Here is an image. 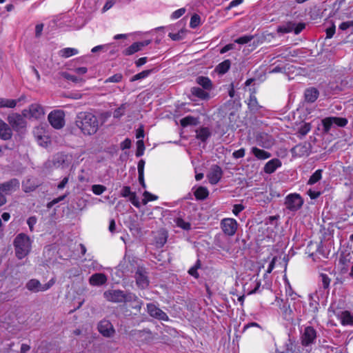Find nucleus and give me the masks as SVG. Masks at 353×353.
<instances>
[{
	"mask_svg": "<svg viewBox=\"0 0 353 353\" xmlns=\"http://www.w3.org/2000/svg\"><path fill=\"white\" fill-rule=\"evenodd\" d=\"M75 123L85 135L95 134L99 128V122L96 116L88 112H81L78 113Z\"/></svg>",
	"mask_w": 353,
	"mask_h": 353,
	"instance_id": "obj_1",
	"label": "nucleus"
},
{
	"mask_svg": "<svg viewBox=\"0 0 353 353\" xmlns=\"http://www.w3.org/2000/svg\"><path fill=\"white\" fill-rule=\"evenodd\" d=\"M32 241L24 233H20L14 240L15 254L18 259L25 258L31 251Z\"/></svg>",
	"mask_w": 353,
	"mask_h": 353,
	"instance_id": "obj_2",
	"label": "nucleus"
},
{
	"mask_svg": "<svg viewBox=\"0 0 353 353\" xmlns=\"http://www.w3.org/2000/svg\"><path fill=\"white\" fill-rule=\"evenodd\" d=\"M19 187V182L16 179L0 185V206L6 203V196L16 191Z\"/></svg>",
	"mask_w": 353,
	"mask_h": 353,
	"instance_id": "obj_3",
	"label": "nucleus"
},
{
	"mask_svg": "<svg viewBox=\"0 0 353 353\" xmlns=\"http://www.w3.org/2000/svg\"><path fill=\"white\" fill-rule=\"evenodd\" d=\"M71 161L72 156L64 153H57L51 160H48L46 163V166L50 168H63L65 165H68Z\"/></svg>",
	"mask_w": 353,
	"mask_h": 353,
	"instance_id": "obj_4",
	"label": "nucleus"
},
{
	"mask_svg": "<svg viewBox=\"0 0 353 353\" xmlns=\"http://www.w3.org/2000/svg\"><path fill=\"white\" fill-rule=\"evenodd\" d=\"M23 114L13 113L8 117V121L14 131L22 133L27 126Z\"/></svg>",
	"mask_w": 353,
	"mask_h": 353,
	"instance_id": "obj_5",
	"label": "nucleus"
},
{
	"mask_svg": "<svg viewBox=\"0 0 353 353\" xmlns=\"http://www.w3.org/2000/svg\"><path fill=\"white\" fill-rule=\"evenodd\" d=\"M48 119L55 129H61L65 125V112L62 110H54L50 112Z\"/></svg>",
	"mask_w": 353,
	"mask_h": 353,
	"instance_id": "obj_6",
	"label": "nucleus"
},
{
	"mask_svg": "<svg viewBox=\"0 0 353 353\" xmlns=\"http://www.w3.org/2000/svg\"><path fill=\"white\" fill-rule=\"evenodd\" d=\"M22 114L28 119H39L43 117L45 112L41 105L33 103L28 108L24 109L22 111Z\"/></svg>",
	"mask_w": 353,
	"mask_h": 353,
	"instance_id": "obj_7",
	"label": "nucleus"
},
{
	"mask_svg": "<svg viewBox=\"0 0 353 353\" xmlns=\"http://www.w3.org/2000/svg\"><path fill=\"white\" fill-rule=\"evenodd\" d=\"M347 124V119L343 117H330L322 120L323 131L329 132L332 127L335 125L339 127H345Z\"/></svg>",
	"mask_w": 353,
	"mask_h": 353,
	"instance_id": "obj_8",
	"label": "nucleus"
},
{
	"mask_svg": "<svg viewBox=\"0 0 353 353\" xmlns=\"http://www.w3.org/2000/svg\"><path fill=\"white\" fill-rule=\"evenodd\" d=\"M55 283L54 278L51 279L47 283L42 285L37 279H31L26 283L28 290L33 292H44L50 289Z\"/></svg>",
	"mask_w": 353,
	"mask_h": 353,
	"instance_id": "obj_9",
	"label": "nucleus"
},
{
	"mask_svg": "<svg viewBox=\"0 0 353 353\" xmlns=\"http://www.w3.org/2000/svg\"><path fill=\"white\" fill-rule=\"evenodd\" d=\"M220 225L223 232L229 236H234L238 228L237 221L232 218L222 219Z\"/></svg>",
	"mask_w": 353,
	"mask_h": 353,
	"instance_id": "obj_10",
	"label": "nucleus"
},
{
	"mask_svg": "<svg viewBox=\"0 0 353 353\" xmlns=\"http://www.w3.org/2000/svg\"><path fill=\"white\" fill-rule=\"evenodd\" d=\"M285 203L288 210L296 211L302 206L303 201L299 194L294 193L286 196Z\"/></svg>",
	"mask_w": 353,
	"mask_h": 353,
	"instance_id": "obj_11",
	"label": "nucleus"
},
{
	"mask_svg": "<svg viewBox=\"0 0 353 353\" xmlns=\"http://www.w3.org/2000/svg\"><path fill=\"white\" fill-rule=\"evenodd\" d=\"M316 338V330L310 327H306L301 336L302 344L305 346L312 344Z\"/></svg>",
	"mask_w": 353,
	"mask_h": 353,
	"instance_id": "obj_12",
	"label": "nucleus"
},
{
	"mask_svg": "<svg viewBox=\"0 0 353 353\" xmlns=\"http://www.w3.org/2000/svg\"><path fill=\"white\" fill-rule=\"evenodd\" d=\"M151 43L150 40H145L142 41L135 42L123 51V54L125 56L132 55L140 50L144 47L148 46Z\"/></svg>",
	"mask_w": 353,
	"mask_h": 353,
	"instance_id": "obj_13",
	"label": "nucleus"
},
{
	"mask_svg": "<svg viewBox=\"0 0 353 353\" xmlns=\"http://www.w3.org/2000/svg\"><path fill=\"white\" fill-rule=\"evenodd\" d=\"M147 309L148 314L152 317L163 321L168 319L167 314L153 303H148Z\"/></svg>",
	"mask_w": 353,
	"mask_h": 353,
	"instance_id": "obj_14",
	"label": "nucleus"
},
{
	"mask_svg": "<svg viewBox=\"0 0 353 353\" xmlns=\"http://www.w3.org/2000/svg\"><path fill=\"white\" fill-rule=\"evenodd\" d=\"M99 332L104 336L110 337L114 333V330L111 323L108 320H102L98 325Z\"/></svg>",
	"mask_w": 353,
	"mask_h": 353,
	"instance_id": "obj_15",
	"label": "nucleus"
},
{
	"mask_svg": "<svg viewBox=\"0 0 353 353\" xmlns=\"http://www.w3.org/2000/svg\"><path fill=\"white\" fill-rule=\"evenodd\" d=\"M256 142L259 146L268 149L274 145V140L266 133H260L256 137Z\"/></svg>",
	"mask_w": 353,
	"mask_h": 353,
	"instance_id": "obj_16",
	"label": "nucleus"
},
{
	"mask_svg": "<svg viewBox=\"0 0 353 353\" xmlns=\"http://www.w3.org/2000/svg\"><path fill=\"white\" fill-rule=\"evenodd\" d=\"M136 283L139 288L145 289L149 285L146 272L142 268H139L135 274Z\"/></svg>",
	"mask_w": 353,
	"mask_h": 353,
	"instance_id": "obj_17",
	"label": "nucleus"
},
{
	"mask_svg": "<svg viewBox=\"0 0 353 353\" xmlns=\"http://www.w3.org/2000/svg\"><path fill=\"white\" fill-rule=\"evenodd\" d=\"M104 297L109 301L119 303L125 299L124 292L121 290H109L104 292Z\"/></svg>",
	"mask_w": 353,
	"mask_h": 353,
	"instance_id": "obj_18",
	"label": "nucleus"
},
{
	"mask_svg": "<svg viewBox=\"0 0 353 353\" xmlns=\"http://www.w3.org/2000/svg\"><path fill=\"white\" fill-rule=\"evenodd\" d=\"M261 286V281L256 277L252 276L250 279V282L246 283L243 285V290L248 294L256 293Z\"/></svg>",
	"mask_w": 353,
	"mask_h": 353,
	"instance_id": "obj_19",
	"label": "nucleus"
},
{
	"mask_svg": "<svg viewBox=\"0 0 353 353\" xmlns=\"http://www.w3.org/2000/svg\"><path fill=\"white\" fill-rule=\"evenodd\" d=\"M310 150V144L309 143L305 142L303 143L296 145L292 148V152L295 156L302 157L309 155Z\"/></svg>",
	"mask_w": 353,
	"mask_h": 353,
	"instance_id": "obj_20",
	"label": "nucleus"
},
{
	"mask_svg": "<svg viewBox=\"0 0 353 353\" xmlns=\"http://www.w3.org/2000/svg\"><path fill=\"white\" fill-rule=\"evenodd\" d=\"M12 132L9 125L0 119V139L7 141L12 138Z\"/></svg>",
	"mask_w": 353,
	"mask_h": 353,
	"instance_id": "obj_21",
	"label": "nucleus"
},
{
	"mask_svg": "<svg viewBox=\"0 0 353 353\" xmlns=\"http://www.w3.org/2000/svg\"><path fill=\"white\" fill-rule=\"evenodd\" d=\"M90 283L94 286L101 285L106 283L107 277L104 274L96 273L92 275L89 279Z\"/></svg>",
	"mask_w": 353,
	"mask_h": 353,
	"instance_id": "obj_22",
	"label": "nucleus"
},
{
	"mask_svg": "<svg viewBox=\"0 0 353 353\" xmlns=\"http://www.w3.org/2000/svg\"><path fill=\"white\" fill-rule=\"evenodd\" d=\"M37 186V178H26L22 182V187L26 192L33 191Z\"/></svg>",
	"mask_w": 353,
	"mask_h": 353,
	"instance_id": "obj_23",
	"label": "nucleus"
},
{
	"mask_svg": "<svg viewBox=\"0 0 353 353\" xmlns=\"http://www.w3.org/2000/svg\"><path fill=\"white\" fill-rule=\"evenodd\" d=\"M281 166V162L278 159L269 161L264 167V171L267 174L273 173L278 168Z\"/></svg>",
	"mask_w": 353,
	"mask_h": 353,
	"instance_id": "obj_24",
	"label": "nucleus"
},
{
	"mask_svg": "<svg viewBox=\"0 0 353 353\" xmlns=\"http://www.w3.org/2000/svg\"><path fill=\"white\" fill-rule=\"evenodd\" d=\"M319 94V92L316 88H307L305 90L304 93L305 99L309 103H313L317 99Z\"/></svg>",
	"mask_w": 353,
	"mask_h": 353,
	"instance_id": "obj_25",
	"label": "nucleus"
},
{
	"mask_svg": "<svg viewBox=\"0 0 353 353\" xmlns=\"http://www.w3.org/2000/svg\"><path fill=\"white\" fill-rule=\"evenodd\" d=\"M251 152L259 160H265L271 157V154L256 147H252Z\"/></svg>",
	"mask_w": 353,
	"mask_h": 353,
	"instance_id": "obj_26",
	"label": "nucleus"
},
{
	"mask_svg": "<svg viewBox=\"0 0 353 353\" xmlns=\"http://www.w3.org/2000/svg\"><path fill=\"white\" fill-rule=\"evenodd\" d=\"M194 194L196 199L198 200H203L208 196L209 192L208 189L203 186H199L197 188L194 187Z\"/></svg>",
	"mask_w": 353,
	"mask_h": 353,
	"instance_id": "obj_27",
	"label": "nucleus"
},
{
	"mask_svg": "<svg viewBox=\"0 0 353 353\" xmlns=\"http://www.w3.org/2000/svg\"><path fill=\"white\" fill-rule=\"evenodd\" d=\"M341 323L343 325H353V315L348 311L342 312L340 314Z\"/></svg>",
	"mask_w": 353,
	"mask_h": 353,
	"instance_id": "obj_28",
	"label": "nucleus"
},
{
	"mask_svg": "<svg viewBox=\"0 0 353 353\" xmlns=\"http://www.w3.org/2000/svg\"><path fill=\"white\" fill-rule=\"evenodd\" d=\"M191 94L192 96L197 97L200 99H207L209 98V94L206 91L199 87H193L191 89Z\"/></svg>",
	"mask_w": 353,
	"mask_h": 353,
	"instance_id": "obj_29",
	"label": "nucleus"
},
{
	"mask_svg": "<svg viewBox=\"0 0 353 353\" xmlns=\"http://www.w3.org/2000/svg\"><path fill=\"white\" fill-rule=\"evenodd\" d=\"M196 138L202 141H205L211 135L210 130L207 127H203L196 131Z\"/></svg>",
	"mask_w": 353,
	"mask_h": 353,
	"instance_id": "obj_30",
	"label": "nucleus"
},
{
	"mask_svg": "<svg viewBox=\"0 0 353 353\" xmlns=\"http://www.w3.org/2000/svg\"><path fill=\"white\" fill-rule=\"evenodd\" d=\"M196 83L203 87L205 90H210L212 88V81L208 77H199L196 78Z\"/></svg>",
	"mask_w": 353,
	"mask_h": 353,
	"instance_id": "obj_31",
	"label": "nucleus"
},
{
	"mask_svg": "<svg viewBox=\"0 0 353 353\" xmlns=\"http://www.w3.org/2000/svg\"><path fill=\"white\" fill-rule=\"evenodd\" d=\"M79 53L77 49L74 48H65L59 51V55L63 58H69Z\"/></svg>",
	"mask_w": 353,
	"mask_h": 353,
	"instance_id": "obj_32",
	"label": "nucleus"
},
{
	"mask_svg": "<svg viewBox=\"0 0 353 353\" xmlns=\"http://www.w3.org/2000/svg\"><path fill=\"white\" fill-rule=\"evenodd\" d=\"M61 77H63L64 79H65L68 81H72L74 83H84L85 81L82 77H77L75 75L71 74L66 72H61Z\"/></svg>",
	"mask_w": 353,
	"mask_h": 353,
	"instance_id": "obj_33",
	"label": "nucleus"
},
{
	"mask_svg": "<svg viewBox=\"0 0 353 353\" xmlns=\"http://www.w3.org/2000/svg\"><path fill=\"white\" fill-rule=\"evenodd\" d=\"M198 123V119L192 116H187L181 120V125L183 127H186L188 125H196Z\"/></svg>",
	"mask_w": 353,
	"mask_h": 353,
	"instance_id": "obj_34",
	"label": "nucleus"
},
{
	"mask_svg": "<svg viewBox=\"0 0 353 353\" xmlns=\"http://www.w3.org/2000/svg\"><path fill=\"white\" fill-rule=\"evenodd\" d=\"M17 101L14 99L0 98V108H13L17 105Z\"/></svg>",
	"mask_w": 353,
	"mask_h": 353,
	"instance_id": "obj_35",
	"label": "nucleus"
},
{
	"mask_svg": "<svg viewBox=\"0 0 353 353\" xmlns=\"http://www.w3.org/2000/svg\"><path fill=\"white\" fill-rule=\"evenodd\" d=\"M158 199V196L155 194H153L148 191H145L143 193V199L141 201V203L143 205H146L148 202L156 201Z\"/></svg>",
	"mask_w": 353,
	"mask_h": 353,
	"instance_id": "obj_36",
	"label": "nucleus"
},
{
	"mask_svg": "<svg viewBox=\"0 0 353 353\" xmlns=\"http://www.w3.org/2000/svg\"><path fill=\"white\" fill-rule=\"evenodd\" d=\"M248 107L251 110L256 111L259 109V105L254 94H251L248 103Z\"/></svg>",
	"mask_w": 353,
	"mask_h": 353,
	"instance_id": "obj_37",
	"label": "nucleus"
},
{
	"mask_svg": "<svg viewBox=\"0 0 353 353\" xmlns=\"http://www.w3.org/2000/svg\"><path fill=\"white\" fill-rule=\"evenodd\" d=\"M152 72H153V70H143V71L134 75L131 78L130 81L133 82V81H138L140 79H143L148 77Z\"/></svg>",
	"mask_w": 353,
	"mask_h": 353,
	"instance_id": "obj_38",
	"label": "nucleus"
},
{
	"mask_svg": "<svg viewBox=\"0 0 353 353\" xmlns=\"http://www.w3.org/2000/svg\"><path fill=\"white\" fill-rule=\"evenodd\" d=\"M311 130V125L308 123H303L298 130V137L301 139L304 137Z\"/></svg>",
	"mask_w": 353,
	"mask_h": 353,
	"instance_id": "obj_39",
	"label": "nucleus"
},
{
	"mask_svg": "<svg viewBox=\"0 0 353 353\" xmlns=\"http://www.w3.org/2000/svg\"><path fill=\"white\" fill-rule=\"evenodd\" d=\"M230 61L225 60L217 65L216 70L219 73L225 74V72H227L228 71V70L230 69Z\"/></svg>",
	"mask_w": 353,
	"mask_h": 353,
	"instance_id": "obj_40",
	"label": "nucleus"
},
{
	"mask_svg": "<svg viewBox=\"0 0 353 353\" xmlns=\"http://www.w3.org/2000/svg\"><path fill=\"white\" fill-rule=\"evenodd\" d=\"M36 138L38 144L43 147H47L48 144L50 143V138L48 135H37Z\"/></svg>",
	"mask_w": 353,
	"mask_h": 353,
	"instance_id": "obj_41",
	"label": "nucleus"
},
{
	"mask_svg": "<svg viewBox=\"0 0 353 353\" xmlns=\"http://www.w3.org/2000/svg\"><path fill=\"white\" fill-rule=\"evenodd\" d=\"M174 222L176 223V225L183 229V230H188L190 229V223L187 222V221H185L183 219H182L181 218H177L174 220Z\"/></svg>",
	"mask_w": 353,
	"mask_h": 353,
	"instance_id": "obj_42",
	"label": "nucleus"
},
{
	"mask_svg": "<svg viewBox=\"0 0 353 353\" xmlns=\"http://www.w3.org/2000/svg\"><path fill=\"white\" fill-rule=\"evenodd\" d=\"M253 38L254 37L252 35H243L235 39L234 42L238 44L243 45L250 42L253 39Z\"/></svg>",
	"mask_w": 353,
	"mask_h": 353,
	"instance_id": "obj_43",
	"label": "nucleus"
},
{
	"mask_svg": "<svg viewBox=\"0 0 353 353\" xmlns=\"http://www.w3.org/2000/svg\"><path fill=\"white\" fill-rule=\"evenodd\" d=\"M123 75L121 73L115 74L105 80V83H119L121 81Z\"/></svg>",
	"mask_w": 353,
	"mask_h": 353,
	"instance_id": "obj_44",
	"label": "nucleus"
},
{
	"mask_svg": "<svg viewBox=\"0 0 353 353\" xmlns=\"http://www.w3.org/2000/svg\"><path fill=\"white\" fill-rule=\"evenodd\" d=\"M283 300L279 299L278 297L276 298V302L279 305L280 309L285 314H288V313H291L292 310L290 308L289 305H287L286 304H284L283 307L281 306V303H283Z\"/></svg>",
	"mask_w": 353,
	"mask_h": 353,
	"instance_id": "obj_45",
	"label": "nucleus"
},
{
	"mask_svg": "<svg viewBox=\"0 0 353 353\" xmlns=\"http://www.w3.org/2000/svg\"><path fill=\"white\" fill-rule=\"evenodd\" d=\"M201 18L198 14H194L190 19V26L191 28H196L200 23Z\"/></svg>",
	"mask_w": 353,
	"mask_h": 353,
	"instance_id": "obj_46",
	"label": "nucleus"
},
{
	"mask_svg": "<svg viewBox=\"0 0 353 353\" xmlns=\"http://www.w3.org/2000/svg\"><path fill=\"white\" fill-rule=\"evenodd\" d=\"M92 190L94 194L100 195L105 190V187L102 185H94Z\"/></svg>",
	"mask_w": 353,
	"mask_h": 353,
	"instance_id": "obj_47",
	"label": "nucleus"
},
{
	"mask_svg": "<svg viewBox=\"0 0 353 353\" xmlns=\"http://www.w3.org/2000/svg\"><path fill=\"white\" fill-rule=\"evenodd\" d=\"M125 108V105H121L119 108L114 111L113 117L117 119L120 118L122 115L124 114Z\"/></svg>",
	"mask_w": 353,
	"mask_h": 353,
	"instance_id": "obj_48",
	"label": "nucleus"
},
{
	"mask_svg": "<svg viewBox=\"0 0 353 353\" xmlns=\"http://www.w3.org/2000/svg\"><path fill=\"white\" fill-rule=\"evenodd\" d=\"M350 28L353 30V21H348L343 22L339 26V29L343 31L347 30Z\"/></svg>",
	"mask_w": 353,
	"mask_h": 353,
	"instance_id": "obj_49",
	"label": "nucleus"
},
{
	"mask_svg": "<svg viewBox=\"0 0 353 353\" xmlns=\"http://www.w3.org/2000/svg\"><path fill=\"white\" fill-rule=\"evenodd\" d=\"M134 192H132L130 190V188L128 186H124L121 191V195L123 197H130L132 194H133Z\"/></svg>",
	"mask_w": 353,
	"mask_h": 353,
	"instance_id": "obj_50",
	"label": "nucleus"
},
{
	"mask_svg": "<svg viewBox=\"0 0 353 353\" xmlns=\"http://www.w3.org/2000/svg\"><path fill=\"white\" fill-rule=\"evenodd\" d=\"M243 2V0H232V1H230L229 5L227 7H225V10L228 11L230 9L241 4Z\"/></svg>",
	"mask_w": 353,
	"mask_h": 353,
	"instance_id": "obj_51",
	"label": "nucleus"
},
{
	"mask_svg": "<svg viewBox=\"0 0 353 353\" xmlns=\"http://www.w3.org/2000/svg\"><path fill=\"white\" fill-rule=\"evenodd\" d=\"M37 219L35 216H30L27 220V224L29 226L30 230L31 232L34 230V226L37 223Z\"/></svg>",
	"mask_w": 353,
	"mask_h": 353,
	"instance_id": "obj_52",
	"label": "nucleus"
},
{
	"mask_svg": "<svg viewBox=\"0 0 353 353\" xmlns=\"http://www.w3.org/2000/svg\"><path fill=\"white\" fill-rule=\"evenodd\" d=\"M245 149L244 148H241V149H239L238 150L234 151L232 153V157L234 159H240V158H243L245 156Z\"/></svg>",
	"mask_w": 353,
	"mask_h": 353,
	"instance_id": "obj_53",
	"label": "nucleus"
},
{
	"mask_svg": "<svg viewBox=\"0 0 353 353\" xmlns=\"http://www.w3.org/2000/svg\"><path fill=\"white\" fill-rule=\"evenodd\" d=\"M185 12V9L182 8H180L176 11H174L172 15H171V17L172 19H179V17H181Z\"/></svg>",
	"mask_w": 353,
	"mask_h": 353,
	"instance_id": "obj_54",
	"label": "nucleus"
},
{
	"mask_svg": "<svg viewBox=\"0 0 353 353\" xmlns=\"http://www.w3.org/2000/svg\"><path fill=\"white\" fill-rule=\"evenodd\" d=\"M66 195L64 194L63 196H59L58 198L54 199L52 201L49 202L47 204L48 208H51L54 205L58 203L59 202L63 201L65 198Z\"/></svg>",
	"mask_w": 353,
	"mask_h": 353,
	"instance_id": "obj_55",
	"label": "nucleus"
},
{
	"mask_svg": "<svg viewBox=\"0 0 353 353\" xmlns=\"http://www.w3.org/2000/svg\"><path fill=\"white\" fill-rule=\"evenodd\" d=\"M245 209V207L242 204H235L233 206L232 213L235 216H238L239 214Z\"/></svg>",
	"mask_w": 353,
	"mask_h": 353,
	"instance_id": "obj_56",
	"label": "nucleus"
},
{
	"mask_svg": "<svg viewBox=\"0 0 353 353\" xmlns=\"http://www.w3.org/2000/svg\"><path fill=\"white\" fill-rule=\"evenodd\" d=\"M129 199L133 205H134L137 208L140 207L141 203H140L139 199L137 197L135 193L132 194V196L129 198Z\"/></svg>",
	"mask_w": 353,
	"mask_h": 353,
	"instance_id": "obj_57",
	"label": "nucleus"
},
{
	"mask_svg": "<svg viewBox=\"0 0 353 353\" xmlns=\"http://www.w3.org/2000/svg\"><path fill=\"white\" fill-rule=\"evenodd\" d=\"M124 297L125 299L123 301V302H131L137 300V297L132 293H124Z\"/></svg>",
	"mask_w": 353,
	"mask_h": 353,
	"instance_id": "obj_58",
	"label": "nucleus"
},
{
	"mask_svg": "<svg viewBox=\"0 0 353 353\" xmlns=\"http://www.w3.org/2000/svg\"><path fill=\"white\" fill-rule=\"evenodd\" d=\"M284 279H285V284L286 295L291 296L293 294L292 289L291 288L289 281L287 279V278L285 276Z\"/></svg>",
	"mask_w": 353,
	"mask_h": 353,
	"instance_id": "obj_59",
	"label": "nucleus"
},
{
	"mask_svg": "<svg viewBox=\"0 0 353 353\" xmlns=\"http://www.w3.org/2000/svg\"><path fill=\"white\" fill-rule=\"evenodd\" d=\"M212 170L213 172V174L211 176H219L222 174L221 168L216 165H214L212 167Z\"/></svg>",
	"mask_w": 353,
	"mask_h": 353,
	"instance_id": "obj_60",
	"label": "nucleus"
},
{
	"mask_svg": "<svg viewBox=\"0 0 353 353\" xmlns=\"http://www.w3.org/2000/svg\"><path fill=\"white\" fill-rule=\"evenodd\" d=\"M307 194L312 199H314L318 198L320 196L321 192L318 191V190L310 189L308 190Z\"/></svg>",
	"mask_w": 353,
	"mask_h": 353,
	"instance_id": "obj_61",
	"label": "nucleus"
},
{
	"mask_svg": "<svg viewBox=\"0 0 353 353\" xmlns=\"http://www.w3.org/2000/svg\"><path fill=\"white\" fill-rule=\"evenodd\" d=\"M199 267V264L195 265L194 267H192L188 271L189 274L191 276H194V278H198L199 274L197 272V270H198Z\"/></svg>",
	"mask_w": 353,
	"mask_h": 353,
	"instance_id": "obj_62",
	"label": "nucleus"
},
{
	"mask_svg": "<svg viewBox=\"0 0 353 353\" xmlns=\"http://www.w3.org/2000/svg\"><path fill=\"white\" fill-rule=\"evenodd\" d=\"M74 72L78 75H83L88 72L86 67H79L74 69Z\"/></svg>",
	"mask_w": 353,
	"mask_h": 353,
	"instance_id": "obj_63",
	"label": "nucleus"
},
{
	"mask_svg": "<svg viewBox=\"0 0 353 353\" xmlns=\"http://www.w3.org/2000/svg\"><path fill=\"white\" fill-rule=\"evenodd\" d=\"M305 27V23H300L296 26L294 29V32L295 34H299Z\"/></svg>",
	"mask_w": 353,
	"mask_h": 353,
	"instance_id": "obj_64",
	"label": "nucleus"
}]
</instances>
